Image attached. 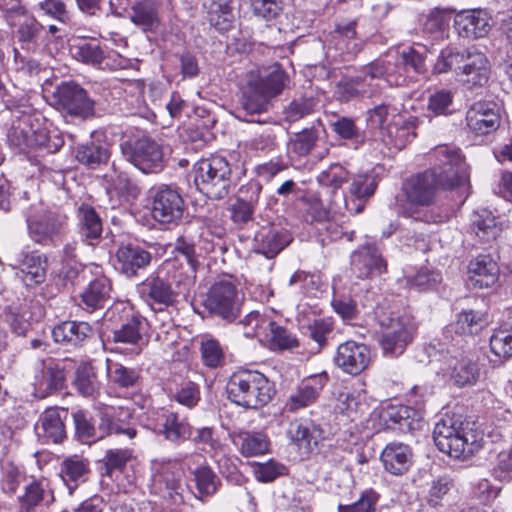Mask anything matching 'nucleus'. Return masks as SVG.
<instances>
[{"instance_id": "nucleus-12", "label": "nucleus", "mask_w": 512, "mask_h": 512, "mask_svg": "<svg viewBox=\"0 0 512 512\" xmlns=\"http://www.w3.org/2000/svg\"><path fill=\"white\" fill-rule=\"evenodd\" d=\"M12 115V125L7 134L8 143L18 152L26 153L31 147L33 130L38 129L39 120L43 121L44 117L31 106L17 107Z\"/></svg>"}, {"instance_id": "nucleus-39", "label": "nucleus", "mask_w": 512, "mask_h": 512, "mask_svg": "<svg viewBox=\"0 0 512 512\" xmlns=\"http://www.w3.org/2000/svg\"><path fill=\"white\" fill-rule=\"evenodd\" d=\"M323 388L321 379L314 376L307 381H303L298 386L285 403V409L289 412H297L298 410L313 404Z\"/></svg>"}, {"instance_id": "nucleus-20", "label": "nucleus", "mask_w": 512, "mask_h": 512, "mask_svg": "<svg viewBox=\"0 0 512 512\" xmlns=\"http://www.w3.org/2000/svg\"><path fill=\"white\" fill-rule=\"evenodd\" d=\"M69 418L68 409L58 407L46 409L36 426L38 436L46 442L62 443L67 438L65 423Z\"/></svg>"}, {"instance_id": "nucleus-29", "label": "nucleus", "mask_w": 512, "mask_h": 512, "mask_svg": "<svg viewBox=\"0 0 512 512\" xmlns=\"http://www.w3.org/2000/svg\"><path fill=\"white\" fill-rule=\"evenodd\" d=\"M412 458L411 448L400 442L387 444L380 456L384 469L395 476L403 475L410 469Z\"/></svg>"}, {"instance_id": "nucleus-16", "label": "nucleus", "mask_w": 512, "mask_h": 512, "mask_svg": "<svg viewBox=\"0 0 512 512\" xmlns=\"http://www.w3.org/2000/svg\"><path fill=\"white\" fill-rule=\"evenodd\" d=\"M152 253L137 243L122 244L116 251V269L128 278L138 276L152 262Z\"/></svg>"}, {"instance_id": "nucleus-46", "label": "nucleus", "mask_w": 512, "mask_h": 512, "mask_svg": "<svg viewBox=\"0 0 512 512\" xmlns=\"http://www.w3.org/2000/svg\"><path fill=\"white\" fill-rule=\"evenodd\" d=\"M74 385L77 391L85 396H93L99 389V383L96 377L94 367L90 363H81L76 371Z\"/></svg>"}, {"instance_id": "nucleus-18", "label": "nucleus", "mask_w": 512, "mask_h": 512, "mask_svg": "<svg viewBox=\"0 0 512 512\" xmlns=\"http://www.w3.org/2000/svg\"><path fill=\"white\" fill-rule=\"evenodd\" d=\"M169 5L170 0H139L131 8L130 20L144 32H156Z\"/></svg>"}, {"instance_id": "nucleus-37", "label": "nucleus", "mask_w": 512, "mask_h": 512, "mask_svg": "<svg viewBox=\"0 0 512 512\" xmlns=\"http://www.w3.org/2000/svg\"><path fill=\"white\" fill-rule=\"evenodd\" d=\"M54 502L53 491L46 479L34 480L25 487V493L19 498V511L32 512L41 503L50 505Z\"/></svg>"}, {"instance_id": "nucleus-6", "label": "nucleus", "mask_w": 512, "mask_h": 512, "mask_svg": "<svg viewBox=\"0 0 512 512\" xmlns=\"http://www.w3.org/2000/svg\"><path fill=\"white\" fill-rule=\"evenodd\" d=\"M197 189L212 200L224 199L232 186V169L225 157L212 155L194 164Z\"/></svg>"}, {"instance_id": "nucleus-64", "label": "nucleus", "mask_w": 512, "mask_h": 512, "mask_svg": "<svg viewBox=\"0 0 512 512\" xmlns=\"http://www.w3.org/2000/svg\"><path fill=\"white\" fill-rule=\"evenodd\" d=\"M251 6L256 16L271 21L282 13L284 0H251Z\"/></svg>"}, {"instance_id": "nucleus-14", "label": "nucleus", "mask_w": 512, "mask_h": 512, "mask_svg": "<svg viewBox=\"0 0 512 512\" xmlns=\"http://www.w3.org/2000/svg\"><path fill=\"white\" fill-rule=\"evenodd\" d=\"M372 361L370 348L353 340L341 343L334 356L335 365L344 373L357 376L365 371Z\"/></svg>"}, {"instance_id": "nucleus-42", "label": "nucleus", "mask_w": 512, "mask_h": 512, "mask_svg": "<svg viewBox=\"0 0 512 512\" xmlns=\"http://www.w3.org/2000/svg\"><path fill=\"white\" fill-rule=\"evenodd\" d=\"M44 124L45 119L43 121L39 120L38 129L33 130V137L31 138L30 150L37 151L38 156L54 154L64 145L63 137L58 133L50 134Z\"/></svg>"}, {"instance_id": "nucleus-15", "label": "nucleus", "mask_w": 512, "mask_h": 512, "mask_svg": "<svg viewBox=\"0 0 512 512\" xmlns=\"http://www.w3.org/2000/svg\"><path fill=\"white\" fill-rule=\"evenodd\" d=\"M415 331L414 323L407 317L390 319L380 340L384 354L390 357L401 355L412 341Z\"/></svg>"}, {"instance_id": "nucleus-41", "label": "nucleus", "mask_w": 512, "mask_h": 512, "mask_svg": "<svg viewBox=\"0 0 512 512\" xmlns=\"http://www.w3.org/2000/svg\"><path fill=\"white\" fill-rule=\"evenodd\" d=\"M232 441L244 457L262 455L269 449L268 437L262 432L240 431L232 436Z\"/></svg>"}, {"instance_id": "nucleus-57", "label": "nucleus", "mask_w": 512, "mask_h": 512, "mask_svg": "<svg viewBox=\"0 0 512 512\" xmlns=\"http://www.w3.org/2000/svg\"><path fill=\"white\" fill-rule=\"evenodd\" d=\"M380 495L373 489L362 492L360 498L350 505L338 506V512H375Z\"/></svg>"}, {"instance_id": "nucleus-28", "label": "nucleus", "mask_w": 512, "mask_h": 512, "mask_svg": "<svg viewBox=\"0 0 512 512\" xmlns=\"http://www.w3.org/2000/svg\"><path fill=\"white\" fill-rule=\"evenodd\" d=\"M418 122V118L411 117L401 123H390L382 128L379 139L388 149L394 148L399 151L417 136Z\"/></svg>"}, {"instance_id": "nucleus-44", "label": "nucleus", "mask_w": 512, "mask_h": 512, "mask_svg": "<svg viewBox=\"0 0 512 512\" xmlns=\"http://www.w3.org/2000/svg\"><path fill=\"white\" fill-rule=\"evenodd\" d=\"M192 474L196 483L198 498L201 500L216 494L221 486L220 478L208 465L197 467L192 471Z\"/></svg>"}, {"instance_id": "nucleus-24", "label": "nucleus", "mask_w": 512, "mask_h": 512, "mask_svg": "<svg viewBox=\"0 0 512 512\" xmlns=\"http://www.w3.org/2000/svg\"><path fill=\"white\" fill-rule=\"evenodd\" d=\"M292 239V235L285 229L263 227L254 236L253 251L272 259L284 250Z\"/></svg>"}, {"instance_id": "nucleus-25", "label": "nucleus", "mask_w": 512, "mask_h": 512, "mask_svg": "<svg viewBox=\"0 0 512 512\" xmlns=\"http://www.w3.org/2000/svg\"><path fill=\"white\" fill-rule=\"evenodd\" d=\"M351 265L359 278L380 275L386 271V262L374 244L362 245L351 255Z\"/></svg>"}, {"instance_id": "nucleus-19", "label": "nucleus", "mask_w": 512, "mask_h": 512, "mask_svg": "<svg viewBox=\"0 0 512 512\" xmlns=\"http://www.w3.org/2000/svg\"><path fill=\"white\" fill-rule=\"evenodd\" d=\"M385 426L391 430L409 433L420 430L423 426L422 413L405 405H390L381 413Z\"/></svg>"}, {"instance_id": "nucleus-11", "label": "nucleus", "mask_w": 512, "mask_h": 512, "mask_svg": "<svg viewBox=\"0 0 512 512\" xmlns=\"http://www.w3.org/2000/svg\"><path fill=\"white\" fill-rule=\"evenodd\" d=\"M170 280L168 274L162 271L150 274L143 282L137 285V292L141 299L156 312H163L177 301L181 293Z\"/></svg>"}, {"instance_id": "nucleus-26", "label": "nucleus", "mask_w": 512, "mask_h": 512, "mask_svg": "<svg viewBox=\"0 0 512 512\" xmlns=\"http://www.w3.org/2000/svg\"><path fill=\"white\" fill-rule=\"evenodd\" d=\"M120 320V326L112 330L113 342L137 346L143 339L145 318L131 308H123Z\"/></svg>"}, {"instance_id": "nucleus-62", "label": "nucleus", "mask_w": 512, "mask_h": 512, "mask_svg": "<svg viewBox=\"0 0 512 512\" xmlns=\"http://www.w3.org/2000/svg\"><path fill=\"white\" fill-rule=\"evenodd\" d=\"M334 322L331 318H319L313 320L307 326V333L313 339L319 348H323L327 344V337L333 332Z\"/></svg>"}, {"instance_id": "nucleus-13", "label": "nucleus", "mask_w": 512, "mask_h": 512, "mask_svg": "<svg viewBox=\"0 0 512 512\" xmlns=\"http://www.w3.org/2000/svg\"><path fill=\"white\" fill-rule=\"evenodd\" d=\"M204 306L211 314L228 322L234 321L240 312L236 286L230 281L216 282L210 288Z\"/></svg>"}, {"instance_id": "nucleus-31", "label": "nucleus", "mask_w": 512, "mask_h": 512, "mask_svg": "<svg viewBox=\"0 0 512 512\" xmlns=\"http://www.w3.org/2000/svg\"><path fill=\"white\" fill-rule=\"evenodd\" d=\"M74 153L76 160L89 169H98L106 165L111 157L110 145L95 139L77 144Z\"/></svg>"}, {"instance_id": "nucleus-52", "label": "nucleus", "mask_w": 512, "mask_h": 512, "mask_svg": "<svg viewBox=\"0 0 512 512\" xmlns=\"http://www.w3.org/2000/svg\"><path fill=\"white\" fill-rule=\"evenodd\" d=\"M234 13L231 6L224 3H214L210 12L209 22L219 32L225 33L233 27Z\"/></svg>"}, {"instance_id": "nucleus-1", "label": "nucleus", "mask_w": 512, "mask_h": 512, "mask_svg": "<svg viewBox=\"0 0 512 512\" xmlns=\"http://www.w3.org/2000/svg\"><path fill=\"white\" fill-rule=\"evenodd\" d=\"M432 168L410 179L405 186L406 203L396 198L397 212L405 217L425 223H442L449 218V211L430 206L439 189H453L466 181L464 161L459 150L446 145L434 150Z\"/></svg>"}, {"instance_id": "nucleus-34", "label": "nucleus", "mask_w": 512, "mask_h": 512, "mask_svg": "<svg viewBox=\"0 0 512 512\" xmlns=\"http://www.w3.org/2000/svg\"><path fill=\"white\" fill-rule=\"evenodd\" d=\"M90 474L89 460L79 455L65 458L59 468V476L73 494L75 489L88 479Z\"/></svg>"}, {"instance_id": "nucleus-35", "label": "nucleus", "mask_w": 512, "mask_h": 512, "mask_svg": "<svg viewBox=\"0 0 512 512\" xmlns=\"http://www.w3.org/2000/svg\"><path fill=\"white\" fill-rule=\"evenodd\" d=\"M155 429L165 439L172 442H181L192 437V427L190 424L173 412L163 413L158 418Z\"/></svg>"}, {"instance_id": "nucleus-54", "label": "nucleus", "mask_w": 512, "mask_h": 512, "mask_svg": "<svg viewBox=\"0 0 512 512\" xmlns=\"http://www.w3.org/2000/svg\"><path fill=\"white\" fill-rule=\"evenodd\" d=\"M396 70V63L383 59H377L362 67V72L373 82L385 80L391 83V77L394 76Z\"/></svg>"}, {"instance_id": "nucleus-36", "label": "nucleus", "mask_w": 512, "mask_h": 512, "mask_svg": "<svg viewBox=\"0 0 512 512\" xmlns=\"http://www.w3.org/2000/svg\"><path fill=\"white\" fill-rule=\"evenodd\" d=\"M480 377L477 362L468 356L454 357L450 364V381L459 388L474 386Z\"/></svg>"}, {"instance_id": "nucleus-63", "label": "nucleus", "mask_w": 512, "mask_h": 512, "mask_svg": "<svg viewBox=\"0 0 512 512\" xmlns=\"http://www.w3.org/2000/svg\"><path fill=\"white\" fill-rule=\"evenodd\" d=\"M203 362L210 368H217L224 363V353L220 343L215 339H205L201 343Z\"/></svg>"}, {"instance_id": "nucleus-30", "label": "nucleus", "mask_w": 512, "mask_h": 512, "mask_svg": "<svg viewBox=\"0 0 512 512\" xmlns=\"http://www.w3.org/2000/svg\"><path fill=\"white\" fill-rule=\"evenodd\" d=\"M380 86L365 75L362 70L337 85V95L340 101L348 102L353 98H372L380 93Z\"/></svg>"}, {"instance_id": "nucleus-55", "label": "nucleus", "mask_w": 512, "mask_h": 512, "mask_svg": "<svg viewBox=\"0 0 512 512\" xmlns=\"http://www.w3.org/2000/svg\"><path fill=\"white\" fill-rule=\"evenodd\" d=\"M491 351L505 360L512 357V334L501 326L490 337Z\"/></svg>"}, {"instance_id": "nucleus-47", "label": "nucleus", "mask_w": 512, "mask_h": 512, "mask_svg": "<svg viewBox=\"0 0 512 512\" xmlns=\"http://www.w3.org/2000/svg\"><path fill=\"white\" fill-rule=\"evenodd\" d=\"M106 363L107 375L114 384L123 388L133 387L137 384L140 375L136 369L128 368L110 359H107Z\"/></svg>"}, {"instance_id": "nucleus-45", "label": "nucleus", "mask_w": 512, "mask_h": 512, "mask_svg": "<svg viewBox=\"0 0 512 512\" xmlns=\"http://www.w3.org/2000/svg\"><path fill=\"white\" fill-rule=\"evenodd\" d=\"M484 313L475 310H463L454 324L455 332L463 335H475L487 326Z\"/></svg>"}, {"instance_id": "nucleus-22", "label": "nucleus", "mask_w": 512, "mask_h": 512, "mask_svg": "<svg viewBox=\"0 0 512 512\" xmlns=\"http://www.w3.org/2000/svg\"><path fill=\"white\" fill-rule=\"evenodd\" d=\"M93 335L94 328L86 321H63L52 329L53 340L66 348H79Z\"/></svg>"}, {"instance_id": "nucleus-56", "label": "nucleus", "mask_w": 512, "mask_h": 512, "mask_svg": "<svg viewBox=\"0 0 512 512\" xmlns=\"http://www.w3.org/2000/svg\"><path fill=\"white\" fill-rule=\"evenodd\" d=\"M454 94L451 90L439 89L428 98V111L434 115H447L452 112Z\"/></svg>"}, {"instance_id": "nucleus-10", "label": "nucleus", "mask_w": 512, "mask_h": 512, "mask_svg": "<svg viewBox=\"0 0 512 512\" xmlns=\"http://www.w3.org/2000/svg\"><path fill=\"white\" fill-rule=\"evenodd\" d=\"M30 239L40 245H53L67 229L68 217L58 210H42L26 217Z\"/></svg>"}, {"instance_id": "nucleus-17", "label": "nucleus", "mask_w": 512, "mask_h": 512, "mask_svg": "<svg viewBox=\"0 0 512 512\" xmlns=\"http://www.w3.org/2000/svg\"><path fill=\"white\" fill-rule=\"evenodd\" d=\"M469 129L476 135H487L500 125L498 105L493 101L475 102L466 113Z\"/></svg>"}, {"instance_id": "nucleus-7", "label": "nucleus", "mask_w": 512, "mask_h": 512, "mask_svg": "<svg viewBox=\"0 0 512 512\" xmlns=\"http://www.w3.org/2000/svg\"><path fill=\"white\" fill-rule=\"evenodd\" d=\"M51 104L63 115L85 121L96 115V102L75 81H62L51 95Z\"/></svg>"}, {"instance_id": "nucleus-8", "label": "nucleus", "mask_w": 512, "mask_h": 512, "mask_svg": "<svg viewBox=\"0 0 512 512\" xmlns=\"http://www.w3.org/2000/svg\"><path fill=\"white\" fill-rule=\"evenodd\" d=\"M124 158L145 174L159 173L165 166L162 146L149 136L128 138L120 143Z\"/></svg>"}, {"instance_id": "nucleus-53", "label": "nucleus", "mask_w": 512, "mask_h": 512, "mask_svg": "<svg viewBox=\"0 0 512 512\" xmlns=\"http://www.w3.org/2000/svg\"><path fill=\"white\" fill-rule=\"evenodd\" d=\"M72 54L77 59L91 65H100L104 59V51L95 42H82L72 47Z\"/></svg>"}, {"instance_id": "nucleus-58", "label": "nucleus", "mask_w": 512, "mask_h": 512, "mask_svg": "<svg viewBox=\"0 0 512 512\" xmlns=\"http://www.w3.org/2000/svg\"><path fill=\"white\" fill-rule=\"evenodd\" d=\"M317 181L321 186L332 188L335 192L348 181V172L341 165L332 164L318 175Z\"/></svg>"}, {"instance_id": "nucleus-2", "label": "nucleus", "mask_w": 512, "mask_h": 512, "mask_svg": "<svg viewBox=\"0 0 512 512\" xmlns=\"http://www.w3.org/2000/svg\"><path fill=\"white\" fill-rule=\"evenodd\" d=\"M289 83V75L279 63L261 67L256 73H251L237 117L246 122L262 123V120L254 116L266 112L271 99L282 94Z\"/></svg>"}, {"instance_id": "nucleus-61", "label": "nucleus", "mask_w": 512, "mask_h": 512, "mask_svg": "<svg viewBox=\"0 0 512 512\" xmlns=\"http://www.w3.org/2000/svg\"><path fill=\"white\" fill-rule=\"evenodd\" d=\"M109 192L118 194L124 201L136 199L140 194L138 186L123 173L118 174L112 179Z\"/></svg>"}, {"instance_id": "nucleus-60", "label": "nucleus", "mask_w": 512, "mask_h": 512, "mask_svg": "<svg viewBox=\"0 0 512 512\" xmlns=\"http://www.w3.org/2000/svg\"><path fill=\"white\" fill-rule=\"evenodd\" d=\"M317 104L313 97H301L293 100L285 110V118L289 122H296L310 115Z\"/></svg>"}, {"instance_id": "nucleus-4", "label": "nucleus", "mask_w": 512, "mask_h": 512, "mask_svg": "<svg viewBox=\"0 0 512 512\" xmlns=\"http://www.w3.org/2000/svg\"><path fill=\"white\" fill-rule=\"evenodd\" d=\"M226 393L232 403L246 409H258L272 400L275 389L264 374L240 370L229 377Z\"/></svg>"}, {"instance_id": "nucleus-40", "label": "nucleus", "mask_w": 512, "mask_h": 512, "mask_svg": "<svg viewBox=\"0 0 512 512\" xmlns=\"http://www.w3.org/2000/svg\"><path fill=\"white\" fill-rule=\"evenodd\" d=\"M112 287L110 280L100 276L92 280L81 293V300L85 309L92 312L104 307L110 298Z\"/></svg>"}, {"instance_id": "nucleus-51", "label": "nucleus", "mask_w": 512, "mask_h": 512, "mask_svg": "<svg viewBox=\"0 0 512 512\" xmlns=\"http://www.w3.org/2000/svg\"><path fill=\"white\" fill-rule=\"evenodd\" d=\"M66 380L65 367L63 362L51 360L44 365L42 370V385L47 390H60L64 387Z\"/></svg>"}, {"instance_id": "nucleus-43", "label": "nucleus", "mask_w": 512, "mask_h": 512, "mask_svg": "<svg viewBox=\"0 0 512 512\" xmlns=\"http://www.w3.org/2000/svg\"><path fill=\"white\" fill-rule=\"evenodd\" d=\"M471 229L484 244L494 242L502 231L494 215L488 210H482L475 215Z\"/></svg>"}, {"instance_id": "nucleus-38", "label": "nucleus", "mask_w": 512, "mask_h": 512, "mask_svg": "<svg viewBox=\"0 0 512 512\" xmlns=\"http://www.w3.org/2000/svg\"><path fill=\"white\" fill-rule=\"evenodd\" d=\"M74 424V438L83 443L91 445L104 438L102 421L96 427L95 420L86 411L77 410L71 415Z\"/></svg>"}, {"instance_id": "nucleus-23", "label": "nucleus", "mask_w": 512, "mask_h": 512, "mask_svg": "<svg viewBox=\"0 0 512 512\" xmlns=\"http://www.w3.org/2000/svg\"><path fill=\"white\" fill-rule=\"evenodd\" d=\"M15 28L14 37L22 50L36 53L44 42L45 28L30 13L10 26Z\"/></svg>"}, {"instance_id": "nucleus-59", "label": "nucleus", "mask_w": 512, "mask_h": 512, "mask_svg": "<svg viewBox=\"0 0 512 512\" xmlns=\"http://www.w3.org/2000/svg\"><path fill=\"white\" fill-rule=\"evenodd\" d=\"M287 436L300 448L304 447L310 449L312 443L317 445V438L314 436V432H312L308 426L297 420L290 423Z\"/></svg>"}, {"instance_id": "nucleus-33", "label": "nucleus", "mask_w": 512, "mask_h": 512, "mask_svg": "<svg viewBox=\"0 0 512 512\" xmlns=\"http://www.w3.org/2000/svg\"><path fill=\"white\" fill-rule=\"evenodd\" d=\"M455 28L461 37L477 39L486 36L490 24L486 13L480 10L466 11L455 17Z\"/></svg>"}, {"instance_id": "nucleus-5", "label": "nucleus", "mask_w": 512, "mask_h": 512, "mask_svg": "<svg viewBox=\"0 0 512 512\" xmlns=\"http://www.w3.org/2000/svg\"><path fill=\"white\" fill-rule=\"evenodd\" d=\"M468 422L461 415H445L435 425L433 439L437 448L455 459H467L479 448Z\"/></svg>"}, {"instance_id": "nucleus-48", "label": "nucleus", "mask_w": 512, "mask_h": 512, "mask_svg": "<svg viewBox=\"0 0 512 512\" xmlns=\"http://www.w3.org/2000/svg\"><path fill=\"white\" fill-rule=\"evenodd\" d=\"M320 135V130L315 126L303 129L295 133L290 139L289 147L298 156H307L315 147Z\"/></svg>"}, {"instance_id": "nucleus-32", "label": "nucleus", "mask_w": 512, "mask_h": 512, "mask_svg": "<svg viewBox=\"0 0 512 512\" xmlns=\"http://www.w3.org/2000/svg\"><path fill=\"white\" fill-rule=\"evenodd\" d=\"M77 227L81 240L88 245H95L101 238L103 224L94 207L82 203L77 208Z\"/></svg>"}, {"instance_id": "nucleus-21", "label": "nucleus", "mask_w": 512, "mask_h": 512, "mask_svg": "<svg viewBox=\"0 0 512 512\" xmlns=\"http://www.w3.org/2000/svg\"><path fill=\"white\" fill-rule=\"evenodd\" d=\"M14 267L20 270L21 277L27 286H36L46 279L48 258L39 251H21L15 257Z\"/></svg>"}, {"instance_id": "nucleus-3", "label": "nucleus", "mask_w": 512, "mask_h": 512, "mask_svg": "<svg viewBox=\"0 0 512 512\" xmlns=\"http://www.w3.org/2000/svg\"><path fill=\"white\" fill-rule=\"evenodd\" d=\"M450 72H454L467 89H473L488 83L491 66L486 55L474 47L458 49L447 46L437 55L431 73L440 76Z\"/></svg>"}, {"instance_id": "nucleus-49", "label": "nucleus", "mask_w": 512, "mask_h": 512, "mask_svg": "<svg viewBox=\"0 0 512 512\" xmlns=\"http://www.w3.org/2000/svg\"><path fill=\"white\" fill-rule=\"evenodd\" d=\"M350 180L349 193L358 200L373 196L378 186L377 176L373 173L357 174Z\"/></svg>"}, {"instance_id": "nucleus-27", "label": "nucleus", "mask_w": 512, "mask_h": 512, "mask_svg": "<svg viewBox=\"0 0 512 512\" xmlns=\"http://www.w3.org/2000/svg\"><path fill=\"white\" fill-rule=\"evenodd\" d=\"M499 266L489 254H480L468 264L469 282L474 288H489L499 278Z\"/></svg>"}, {"instance_id": "nucleus-9", "label": "nucleus", "mask_w": 512, "mask_h": 512, "mask_svg": "<svg viewBox=\"0 0 512 512\" xmlns=\"http://www.w3.org/2000/svg\"><path fill=\"white\" fill-rule=\"evenodd\" d=\"M152 218L163 225H178L184 215L185 201L178 188L160 184L149 190Z\"/></svg>"}, {"instance_id": "nucleus-50", "label": "nucleus", "mask_w": 512, "mask_h": 512, "mask_svg": "<svg viewBox=\"0 0 512 512\" xmlns=\"http://www.w3.org/2000/svg\"><path fill=\"white\" fill-rule=\"evenodd\" d=\"M266 337L279 349H292L299 345L297 338L290 331L273 321L267 323Z\"/></svg>"}]
</instances>
